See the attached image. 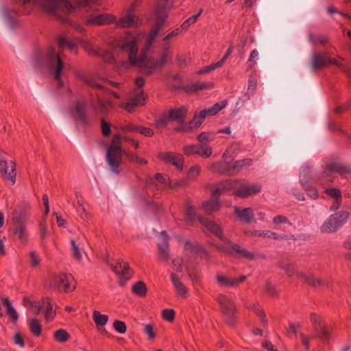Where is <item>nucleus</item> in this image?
I'll return each mask as SVG.
<instances>
[{"instance_id":"obj_3","label":"nucleus","mask_w":351,"mask_h":351,"mask_svg":"<svg viewBox=\"0 0 351 351\" xmlns=\"http://www.w3.org/2000/svg\"><path fill=\"white\" fill-rule=\"evenodd\" d=\"M231 147L228 148L223 154L224 162H216L212 165L211 169L215 172H219L223 175L233 176L237 174L242 170L250 167L253 160L251 158H244L229 163L226 161L228 156L232 157L230 154Z\"/></svg>"},{"instance_id":"obj_42","label":"nucleus","mask_w":351,"mask_h":351,"mask_svg":"<svg viewBox=\"0 0 351 351\" xmlns=\"http://www.w3.org/2000/svg\"><path fill=\"white\" fill-rule=\"evenodd\" d=\"M29 330L33 335L39 337L41 335L42 328L39 321L36 319H32L29 321Z\"/></svg>"},{"instance_id":"obj_59","label":"nucleus","mask_w":351,"mask_h":351,"mask_svg":"<svg viewBox=\"0 0 351 351\" xmlns=\"http://www.w3.org/2000/svg\"><path fill=\"white\" fill-rule=\"evenodd\" d=\"M40 261V257L36 252L32 251L29 253V263L32 267H36L38 266Z\"/></svg>"},{"instance_id":"obj_39","label":"nucleus","mask_w":351,"mask_h":351,"mask_svg":"<svg viewBox=\"0 0 351 351\" xmlns=\"http://www.w3.org/2000/svg\"><path fill=\"white\" fill-rule=\"evenodd\" d=\"M3 301L4 302L5 307L7 308V314L12 319L13 322H15L18 319V314L15 309L12 306V304L8 298H3Z\"/></svg>"},{"instance_id":"obj_28","label":"nucleus","mask_w":351,"mask_h":351,"mask_svg":"<svg viewBox=\"0 0 351 351\" xmlns=\"http://www.w3.org/2000/svg\"><path fill=\"white\" fill-rule=\"evenodd\" d=\"M29 214L23 210H15L12 213V223L14 226H26Z\"/></svg>"},{"instance_id":"obj_31","label":"nucleus","mask_w":351,"mask_h":351,"mask_svg":"<svg viewBox=\"0 0 351 351\" xmlns=\"http://www.w3.org/2000/svg\"><path fill=\"white\" fill-rule=\"evenodd\" d=\"M162 234L165 235V237H164L162 242L158 244L159 254L162 260L165 261H169L170 259V255L169 250L168 239L166 237V234L165 232H162Z\"/></svg>"},{"instance_id":"obj_22","label":"nucleus","mask_w":351,"mask_h":351,"mask_svg":"<svg viewBox=\"0 0 351 351\" xmlns=\"http://www.w3.org/2000/svg\"><path fill=\"white\" fill-rule=\"evenodd\" d=\"M198 220L204 226L207 228L208 231L215 234L221 240L223 241L226 240V237L223 235L220 227L217 224L203 217H198Z\"/></svg>"},{"instance_id":"obj_4","label":"nucleus","mask_w":351,"mask_h":351,"mask_svg":"<svg viewBox=\"0 0 351 351\" xmlns=\"http://www.w3.org/2000/svg\"><path fill=\"white\" fill-rule=\"evenodd\" d=\"M223 189L230 188L232 190V194L238 197L247 198L261 192V184H250L244 180H227L221 183Z\"/></svg>"},{"instance_id":"obj_34","label":"nucleus","mask_w":351,"mask_h":351,"mask_svg":"<svg viewBox=\"0 0 351 351\" xmlns=\"http://www.w3.org/2000/svg\"><path fill=\"white\" fill-rule=\"evenodd\" d=\"M204 121L196 114L193 120L189 123L186 126L178 129V131L190 132L193 130L198 128Z\"/></svg>"},{"instance_id":"obj_62","label":"nucleus","mask_w":351,"mask_h":351,"mask_svg":"<svg viewBox=\"0 0 351 351\" xmlns=\"http://www.w3.org/2000/svg\"><path fill=\"white\" fill-rule=\"evenodd\" d=\"M120 130L123 132H138V125L132 123H127L120 126Z\"/></svg>"},{"instance_id":"obj_49","label":"nucleus","mask_w":351,"mask_h":351,"mask_svg":"<svg viewBox=\"0 0 351 351\" xmlns=\"http://www.w3.org/2000/svg\"><path fill=\"white\" fill-rule=\"evenodd\" d=\"M252 310H253L258 316L261 317V324L263 326H265L267 325V320L265 318V314L261 308V306L254 304L252 307Z\"/></svg>"},{"instance_id":"obj_12","label":"nucleus","mask_w":351,"mask_h":351,"mask_svg":"<svg viewBox=\"0 0 351 351\" xmlns=\"http://www.w3.org/2000/svg\"><path fill=\"white\" fill-rule=\"evenodd\" d=\"M112 270L119 276V285L121 287H124L133 275V271L128 263L123 260H119L116 265L112 266Z\"/></svg>"},{"instance_id":"obj_9","label":"nucleus","mask_w":351,"mask_h":351,"mask_svg":"<svg viewBox=\"0 0 351 351\" xmlns=\"http://www.w3.org/2000/svg\"><path fill=\"white\" fill-rule=\"evenodd\" d=\"M330 64H335L339 69L345 70V66L342 61L339 59L330 58L328 53H314L313 54L311 66L313 71L323 69Z\"/></svg>"},{"instance_id":"obj_23","label":"nucleus","mask_w":351,"mask_h":351,"mask_svg":"<svg viewBox=\"0 0 351 351\" xmlns=\"http://www.w3.org/2000/svg\"><path fill=\"white\" fill-rule=\"evenodd\" d=\"M184 249L191 253L199 256L201 258L207 259L209 258L208 252L200 245L196 242L186 241L185 243Z\"/></svg>"},{"instance_id":"obj_21","label":"nucleus","mask_w":351,"mask_h":351,"mask_svg":"<svg viewBox=\"0 0 351 351\" xmlns=\"http://www.w3.org/2000/svg\"><path fill=\"white\" fill-rule=\"evenodd\" d=\"M230 250L233 252H235L239 258H245L249 261H252L259 257H264L261 254H256L254 252H250L236 243H232L230 245Z\"/></svg>"},{"instance_id":"obj_26","label":"nucleus","mask_w":351,"mask_h":351,"mask_svg":"<svg viewBox=\"0 0 351 351\" xmlns=\"http://www.w3.org/2000/svg\"><path fill=\"white\" fill-rule=\"evenodd\" d=\"M90 105L97 114H104L107 113L111 106V101L108 99H97L96 101H92Z\"/></svg>"},{"instance_id":"obj_32","label":"nucleus","mask_w":351,"mask_h":351,"mask_svg":"<svg viewBox=\"0 0 351 351\" xmlns=\"http://www.w3.org/2000/svg\"><path fill=\"white\" fill-rule=\"evenodd\" d=\"M213 87V84L210 82H196L187 86L185 89L187 92L197 93L202 90L209 89Z\"/></svg>"},{"instance_id":"obj_30","label":"nucleus","mask_w":351,"mask_h":351,"mask_svg":"<svg viewBox=\"0 0 351 351\" xmlns=\"http://www.w3.org/2000/svg\"><path fill=\"white\" fill-rule=\"evenodd\" d=\"M171 278L173 286L175 287L177 293L184 298H186L188 297V289L183 285V283L180 281L178 276L175 274H171Z\"/></svg>"},{"instance_id":"obj_43","label":"nucleus","mask_w":351,"mask_h":351,"mask_svg":"<svg viewBox=\"0 0 351 351\" xmlns=\"http://www.w3.org/2000/svg\"><path fill=\"white\" fill-rule=\"evenodd\" d=\"M93 318L95 324L98 326H104L108 321V317L106 315H102L100 312L95 311L93 313Z\"/></svg>"},{"instance_id":"obj_24","label":"nucleus","mask_w":351,"mask_h":351,"mask_svg":"<svg viewBox=\"0 0 351 351\" xmlns=\"http://www.w3.org/2000/svg\"><path fill=\"white\" fill-rule=\"evenodd\" d=\"M141 23L140 19L134 14H127L121 18L117 22V27L125 28L129 27H136Z\"/></svg>"},{"instance_id":"obj_40","label":"nucleus","mask_w":351,"mask_h":351,"mask_svg":"<svg viewBox=\"0 0 351 351\" xmlns=\"http://www.w3.org/2000/svg\"><path fill=\"white\" fill-rule=\"evenodd\" d=\"M132 292L139 297H145L147 294V289L143 281H138L133 285Z\"/></svg>"},{"instance_id":"obj_53","label":"nucleus","mask_w":351,"mask_h":351,"mask_svg":"<svg viewBox=\"0 0 351 351\" xmlns=\"http://www.w3.org/2000/svg\"><path fill=\"white\" fill-rule=\"evenodd\" d=\"M245 234L251 237H260L263 238H269V230H253L245 232Z\"/></svg>"},{"instance_id":"obj_58","label":"nucleus","mask_w":351,"mask_h":351,"mask_svg":"<svg viewBox=\"0 0 351 351\" xmlns=\"http://www.w3.org/2000/svg\"><path fill=\"white\" fill-rule=\"evenodd\" d=\"M71 244L73 257L77 261L81 260L82 253L80 252L79 246L76 244L74 240L71 241Z\"/></svg>"},{"instance_id":"obj_54","label":"nucleus","mask_w":351,"mask_h":351,"mask_svg":"<svg viewBox=\"0 0 351 351\" xmlns=\"http://www.w3.org/2000/svg\"><path fill=\"white\" fill-rule=\"evenodd\" d=\"M258 58V51L256 49L252 50L250 58L247 62V67L248 69H252L256 64V60Z\"/></svg>"},{"instance_id":"obj_8","label":"nucleus","mask_w":351,"mask_h":351,"mask_svg":"<svg viewBox=\"0 0 351 351\" xmlns=\"http://www.w3.org/2000/svg\"><path fill=\"white\" fill-rule=\"evenodd\" d=\"M332 173H337L340 175L351 173V168L337 162H330L327 165L326 170L318 178V184L324 186L329 182H333L335 176Z\"/></svg>"},{"instance_id":"obj_52","label":"nucleus","mask_w":351,"mask_h":351,"mask_svg":"<svg viewBox=\"0 0 351 351\" xmlns=\"http://www.w3.org/2000/svg\"><path fill=\"white\" fill-rule=\"evenodd\" d=\"M31 311L35 315L39 314L44 308L43 300L40 302H30Z\"/></svg>"},{"instance_id":"obj_5","label":"nucleus","mask_w":351,"mask_h":351,"mask_svg":"<svg viewBox=\"0 0 351 351\" xmlns=\"http://www.w3.org/2000/svg\"><path fill=\"white\" fill-rule=\"evenodd\" d=\"M122 136L120 134H116L113 136L111 143L107 149L106 160L112 171L118 173V168L122 161V156L124 152L122 149L121 143Z\"/></svg>"},{"instance_id":"obj_1","label":"nucleus","mask_w":351,"mask_h":351,"mask_svg":"<svg viewBox=\"0 0 351 351\" xmlns=\"http://www.w3.org/2000/svg\"><path fill=\"white\" fill-rule=\"evenodd\" d=\"M154 16L156 25L147 35L145 47L141 49L139 56H138V38L135 36L125 35L116 41V47L123 52L128 53V58L131 64L141 68L146 75H151L156 69L163 67L167 63V59L171 55L169 46L163 47L161 57L158 60L148 53L149 48L165 25L168 16L165 3H157Z\"/></svg>"},{"instance_id":"obj_63","label":"nucleus","mask_w":351,"mask_h":351,"mask_svg":"<svg viewBox=\"0 0 351 351\" xmlns=\"http://www.w3.org/2000/svg\"><path fill=\"white\" fill-rule=\"evenodd\" d=\"M138 133H140L145 136L151 137L154 135V130L149 128L138 125Z\"/></svg>"},{"instance_id":"obj_64","label":"nucleus","mask_w":351,"mask_h":351,"mask_svg":"<svg viewBox=\"0 0 351 351\" xmlns=\"http://www.w3.org/2000/svg\"><path fill=\"white\" fill-rule=\"evenodd\" d=\"M343 247L347 250L345 254L346 258L351 261V239L343 243Z\"/></svg>"},{"instance_id":"obj_2","label":"nucleus","mask_w":351,"mask_h":351,"mask_svg":"<svg viewBox=\"0 0 351 351\" xmlns=\"http://www.w3.org/2000/svg\"><path fill=\"white\" fill-rule=\"evenodd\" d=\"M27 14L43 12L60 18V13L67 15L75 11V7L66 0H15Z\"/></svg>"},{"instance_id":"obj_16","label":"nucleus","mask_w":351,"mask_h":351,"mask_svg":"<svg viewBox=\"0 0 351 351\" xmlns=\"http://www.w3.org/2000/svg\"><path fill=\"white\" fill-rule=\"evenodd\" d=\"M73 278L71 274L60 273L53 276V286L58 290L68 292L73 291L75 287H71Z\"/></svg>"},{"instance_id":"obj_17","label":"nucleus","mask_w":351,"mask_h":351,"mask_svg":"<svg viewBox=\"0 0 351 351\" xmlns=\"http://www.w3.org/2000/svg\"><path fill=\"white\" fill-rule=\"evenodd\" d=\"M223 190V186L220 185V187L215 189L213 192L211 199L202 203V208L206 213H211L219 210L220 207L219 198Z\"/></svg>"},{"instance_id":"obj_19","label":"nucleus","mask_w":351,"mask_h":351,"mask_svg":"<svg viewBox=\"0 0 351 351\" xmlns=\"http://www.w3.org/2000/svg\"><path fill=\"white\" fill-rule=\"evenodd\" d=\"M145 98L143 95V90H135V95H133L130 101L123 105V107L128 112H132L134 110L135 107L143 106L145 104Z\"/></svg>"},{"instance_id":"obj_48","label":"nucleus","mask_w":351,"mask_h":351,"mask_svg":"<svg viewBox=\"0 0 351 351\" xmlns=\"http://www.w3.org/2000/svg\"><path fill=\"white\" fill-rule=\"evenodd\" d=\"M279 267L286 272L288 276H293L295 272L293 263L282 262L279 264Z\"/></svg>"},{"instance_id":"obj_56","label":"nucleus","mask_w":351,"mask_h":351,"mask_svg":"<svg viewBox=\"0 0 351 351\" xmlns=\"http://www.w3.org/2000/svg\"><path fill=\"white\" fill-rule=\"evenodd\" d=\"M175 311L173 309L165 308L162 311V315L165 320L172 322L175 319Z\"/></svg>"},{"instance_id":"obj_60","label":"nucleus","mask_w":351,"mask_h":351,"mask_svg":"<svg viewBox=\"0 0 351 351\" xmlns=\"http://www.w3.org/2000/svg\"><path fill=\"white\" fill-rule=\"evenodd\" d=\"M101 128L102 134L104 136H109L111 134L110 125L104 119H102L101 121Z\"/></svg>"},{"instance_id":"obj_25","label":"nucleus","mask_w":351,"mask_h":351,"mask_svg":"<svg viewBox=\"0 0 351 351\" xmlns=\"http://www.w3.org/2000/svg\"><path fill=\"white\" fill-rule=\"evenodd\" d=\"M234 213L243 223H251L254 219V211L252 208H240L237 206L234 208Z\"/></svg>"},{"instance_id":"obj_51","label":"nucleus","mask_w":351,"mask_h":351,"mask_svg":"<svg viewBox=\"0 0 351 351\" xmlns=\"http://www.w3.org/2000/svg\"><path fill=\"white\" fill-rule=\"evenodd\" d=\"M315 330L317 332L318 337L322 341H324L329 339L328 330L326 329V328L324 326H320V327L319 328H318V327H316Z\"/></svg>"},{"instance_id":"obj_35","label":"nucleus","mask_w":351,"mask_h":351,"mask_svg":"<svg viewBox=\"0 0 351 351\" xmlns=\"http://www.w3.org/2000/svg\"><path fill=\"white\" fill-rule=\"evenodd\" d=\"M333 219L334 217H331L330 216L328 219L323 223L321 226V231L322 232L330 233L335 232L339 228V226L336 223L337 222H335Z\"/></svg>"},{"instance_id":"obj_7","label":"nucleus","mask_w":351,"mask_h":351,"mask_svg":"<svg viewBox=\"0 0 351 351\" xmlns=\"http://www.w3.org/2000/svg\"><path fill=\"white\" fill-rule=\"evenodd\" d=\"M217 301L224 322L230 326H234L238 319V311L234 301L223 294L218 295Z\"/></svg>"},{"instance_id":"obj_6","label":"nucleus","mask_w":351,"mask_h":351,"mask_svg":"<svg viewBox=\"0 0 351 351\" xmlns=\"http://www.w3.org/2000/svg\"><path fill=\"white\" fill-rule=\"evenodd\" d=\"M43 63L47 66L50 72L54 75L56 80L58 82L59 86L63 85L62 80V71L64 67V62L60 56L57 53L54 47H49L44 56Z\"/></svg>"},{"instance_id":"obj_15","label":"nucleus","mask_w":351,"mask_h":351,"mask_svg":"<svg viewBox=\"0 0 351 351\" xmlns=\"http://www.w3.org/2000/svg\"><path fill=\"white\" fill-rule=\"evenodd\" d=\"M183 151L187 156L198 154L204 158H209L213 154L212 147L206 143L186 145L184 147Z\"/></svg>"},{"instance_id":"obj_44","label":"nucleus","mask_w":351,"mask_h":351,"mask_svg":"<svg viewBox=\"0 0 351 351\" xmlns=\"http://www.w3.org/2000/svg\"><path fill=\"white\" fill-rule=\"evenodd\" d=\"M14 234L18 236L19 239L22 241H26L27 239V232L26 231V226H14Z\"/></svg>"},{"instance_id":"obj_27","label":"nucleus","mask_w":351,"mask_h":351,"mask_svg":"<svg viewBox=\"0 0 351 351\" xmlns=\"http://www.w3.org/2000/svg\"><path fill=\"white\" fill-rule=\"evenodd\" d=\"M226 105V102L225 101L221 103H216L212 107L201 110L197 115L204 121L208 116L215 115L218 112L223 109Z\"/></svg>"},{"instance_id":"obj_36","label":"nucleus","mask_w":351,"mask_h":351,"mask_svg":"<svg viewBox=\"0 0 351 351\" xmlns=\"http://www.w3.org/2000/svg\"><path fill=\"white\" fill-rule=\"evenodd\" d=\"M308 39L310 43L313 45H325L329 43V39L326 35H314L313 34H310L308 35Z\"/></svg>"},{"instance_id":"obj_41","label":"nucleus","mask_w":351,"mask_h":351,"mask_svg":"<svg viewBox=\"0 0 351 351\" xmlns=\"http://www.w3.org/2000/svg\"><path fill=\"white\" fill-rule=\"evenodd\" d=\"M331 217H334L335 222H337L336 223L339 228L347 221L349 214L346 211H340L332 215Z\"/></svg>"},{"instance_id":"obj_57","label":"nucleus","mask_w":351,"mask_h":351,"mask_svg":"<svg viewBox=\"0 0 351 351\" xmlns=\"http://www.w3.org/2000/svg\"><path fill=\"white\" fill-rule=\"evenodd\" d=\"M113 327L117 332L121 334H124L127 330L126 324L122 321H114L113 323Z\"/></svg>"},{"instance_id":"obj_14","label":"nucleus","mask_w":351,"mask_h":351,"mask_svg":"<svg viewBox=\"0 0 351 351\" xmlns=\"http://www.w3.org/2000/svg\"><path fill=\"white\" fill-rule=\"evenodd\" d=\"M116 18L110 14H90L86 21L85 24L88 26L106 25L114 23Z\"/></svg>"},{"instance_id":"obj_11","label":"nucleus","mask_w":351,"mask_h":351,"mask_svg":"<svg viewBox=\"0 0 351 351\" xmlns=\"http://www.w3.org/2000/svg\"><path fill=\"white\" fill-rule=\"evenodd\" d=\"M77 43H80L83 48L88 52L89 54L95 55L97 53V49H93L92 45L85 40L77 39V41H73L68 40L64 36L61 35L58 38V44L60 49L67 47L71 52L76 54L77 53Z\"/></svg>"},{"instance_id":"obj_10","label":"nucleus","mask_w":351,"mask_h":351,"mask_svg":"<svg viewBox=\"0 0 351 351\" xmlns=\"http://www.w3.org/2000/svg\"><path fill=\"white\" fill-rule=\"evenodd\" d=\"M87 103L84 99L75 101L73 107L69 110V114L74 121L82 125L86 126L89 123L86 112Z\"/></svg>"},{"instance_id":"obj_13","label":"nucleus","mask_w":351,"mask_h":351,"mask_svg":"<svg viewBox=\"0 0 351 351\" xmlns=\"http://www.w3.org/2000/svg\"><path fill=\"white\" fill-rule=\"evenodd\" d=\"M0 173L5 180L10 184L14 185L16 182V173L15 163L10 160H0Z\"/></svg>"},{"instance_id":"obj_29","label":"nucleus","mask_w":351,"mask_h":351,"mask_svg":"<svg viewBox=\"0 0 351 351\" xmlns=\"http://www.w3.org/2000/svg\"><path fill=\"white\" fill-rule=\"evenodd\" d=\"M187 113V108L182 106L179 108L171 109L169 112V118L170 120L182 123L184 121Z\"/></svg>"},{"instance_id":"obj_45","label":"nucleus","mask_w":351,"mask_h":351,"mask_svg":"<svg viewBox=\"0 0 351 351\" xmlns=\"http://www.w3.org/2000/svg\"><path fill=\"white\" fill-rule=\"evenodd\" d=\"M95 55L100 56L106 62L112 63L114 61V56L110 51L97 50V53Z\"/></svg>"},{"instance_id":"obj_18","label":"nucleus","mask_w":351,"mask_h":351,"mask_svg":"<svg viewBox=\"0 0 351 351\" xmlns=\"http://www.w3.org/2000/svg\"><path fill=\"white\" fill-rule=\"evenodd\" d=\"M158 158L166 163L171 164L178 169H182L184 159L180 154L170 152H160Z\"/></svg>"},{"instance_id":"obj_20","label":"nucleus","mask_w":351,"mask_h":351,"mask_svg":"<svg viewBox=\"0 0 351 351\" xmlns=\"http://www.w3.org/2000/svg\"><path fill=\"white\" fill-rule=\"evenodd\" d=\"M217 282L220 286L226 287H237L240 283L246 280V276H241L239 278H228L223 275L217 274L216 276Z\"/></svg>"},{"instance_id":"obj_61","label":"nucleus","mask_w":351,"mask_h":351,"mask_svg":"<svg viewBox=\"0 0 351 351\" xmlns=\"http://www.w3.org/2000/svg\"><path fill=\"white\" fill-rule=\"evenodd\" d=\"M219 67H221V66L219 64H218V62H217L215 63L211 64L210 65L205 66L203 69L197 71V73L200 75V74L209 73V72L214 71L216 69H218Z\"/></svg>"},{"instance_id":"obj_33","label":"nucleus","mask_w":351,"mask_h":351,"mask_svg":"<svg viewBox=\"0 0 351 351\" xmlns=\"http://www.w3.org/2000/svg\"><path fill=\"white\" fill-rule=\"evenodd\" d=\"M294 275H295L298 278L302 280L307 284L313 285L314 287L322 285V281L319 279L315 278L313 276H308L301 271H295Z\"/></svg>"},{"instance_id":"obj_55","label":"nucleus","mask_w":351,"mask_h":351,"mask_svg":"<svg viewBox=\"0 0 351 351\" xmlns=\"http://www.w3.org/2000/svg\"><path fill=\"white\" fill-rule=\"evenodd\" d=\"M258 80L255 75H251L248 80L247 93H253L257 88Z\"/></svg>"},{"instance_id":"obj_50","label":"nucleus","mask_w":351,"mask_h":351,"mask_svg":"<svg viewBox=\"0 0 351 351\" xmlns=\"http://www.w3.org/2000/svg\"><path fill=\"white\" fill-rule=\"evenodd\" d=\"M185 215L187 219L190 221V223H193L196 219V215L194 207L191 205L186 206Z\"/></svg>"},{"instance_id":"obj_46","label":"nucleus","mask_w":351,"mask_h":351,"mask_svg":"<svg viewBox=\"0 0 351 351\" xmlns=\"http://www.w3.org/2000/svg\"><path fill=\"white\" fill-rule=\"evenodd\" d=\"M326 193L327 195L330 196L331 197L334 198L337 203V206H336V208H338L341 201V191L336 189V188H331V189H327L326 190Z\"/></svg>"},{"instance_id":"obj_38","label":"nucleus","mask_w":351,"mask_h":351,"mask_svg":"<svg viewBox=\"0 0 351 351\" xmlns=\"http://www.w3.org/2000/svg\"><path fill=\"white\" fill-rule=\"evenodd\" d=\"M54 339L58 343H65L71 338V335L64 329H59L53 333Z\"/></svg>"},{"instance_id":"obj_37","label":"nucleus","mask_w":351,"mask_h":351,"mask_svg":"<svg viewBox=\"0 0 351 351\" xmlns=\"http://www.w3.org/2000/svg\"><path fill=\"white\" fill-rule=\"evenodd\" d=\"M43 303H44V308H45V319L47 321L52 320L56 316V312L53 310V306L51 304V301L49 298H45L43 300Z\"/></svg>"},{"instance_id":"obj_47","label":"nucleus","mask_w":351,"mask_h":351,"mask_svg":"<svg viewBox=\"0 0 351 351\" xmlns=\"http://www.w3.org/2000/svg\"><path fill=\"white\" fill-rule=\"evenodd\" d=\"M125 154L130 162H135L140 165H145L147 164V161L140 156H138L137 155L131 153V152H125Z\"/></svg>"}]
</instances>
